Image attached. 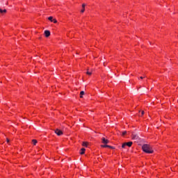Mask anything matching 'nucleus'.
<instances>
[{"mask_svg": "<svg viewBox=\"0 0 178 178\" xmlns=\"http://www.w3.org/2000/svg\"><path fill=\"white\" fill-rule=\"evenodd\" d=\"M143 151L144 152H146V154H152L154 152V150L152 149V147L151 145L145 144L142 146Z\"/></svg>", "mask_w": 178, "mask_h": 178, "instance_id": "obj_1", "label": "nucleus"}, {"mask_svg": "<svg viewBox=\"0 0 178 178\" xmlns=\"http://www.w3.org/2000/svg\"><path fill=\"white\" fill-rule=\"evenodd\" d=\"M132 140H134L135 141H140V136L138 134L133 132L132 133Z\"/></svg>", "mask_w": 178, "mask_h": 178, "instance_id": "obj_2", "label": "nucleus"}, {"mask_svg": "<svg viewBox=\"0 0 178 178\" xmlns=\"http://www.w3.org/2000/svg\"><path fill=\"white\" fill-rule=\"evenodd\" d=\"M133 145V142H128V143H124L122 145V148H126V147H131Z\"/></svg>", "mask_w": 178, "mask_h": 178, "instance_id": "obj_3", "label": "nucleus"}, {"mask_svg": "<svg viewBox=\"0 0 178 178\" xmlns=\"http://www.w3.org/2000/svg\"><path fill=\"white\" fill-rule=\"evenodd\" d=\"M54 133H56L58 136H62L63 134V132L58 129L54 130Z\"/></svg>", "mask_w": 178, "mask_h": 178, "instance_id": "obj_4", "label": "nucleus"}, {"mask_svg": "<svg viewBox=\"0 0 178 178\" xmlns=\"http://www.w3.org/2000/svg\"><path fill=\"white\" fill-rule=\"evenodd\" d=\"M101 147H102L103 148H111V149H115L114 147L108 145H102Z\"/></svg>", "mask_w": 178, "mask_h": 178, "instance_id": "obj_5", "label": "nucleus"}, {"mask_svg": "<svg viewBox=\"0 0 178 178\" xmlns=\"http://www.w3.org/2000/svg\"><path fill=\"white\" fill-rule=\"evenodd\" d=\"M48 20L50 22H53L54 23H58V21L56 19H54L52 17H49Z\"/></svg>", "mask_w": 178, "mask_h": 178, "instance_id": "obj_6", "label": "nucleus"}, {"mask_svg": "<svg viewBox=\"0 0 178 178\" xmlns=\"http://www.w3.org/2000/svg\"><path fill=\"white\" fill-rule=\"evenodd\" d=\"M44 35L47 38L49 37V35H51V32L48 30L44 31Z\"/></svg>", "mask_w": 178, "mask_h": 178, "instance_id": "obj_7", "label": "nucleus"}, {"mask_svg": "<svg viewBox=\"0 0 178 178\" xmlns=\"http://www.w3.org/2000/svg\"><path fill=\"white\" fill-rule=\"evenodd\" d=\"M102 141L103 144H109V140L106 139L105 138H102Z\"/></svg>", "mask_w": 178, "mask_h": 178, "instance_id": "obj_8", "label": "nucleus"}, {"mask_svg": "<svg viewBox=\"0 0 178 178\" xmlns=\"http://www.w3.org/2000/svg\"><path fill=\"white\" fill-rule=\"evenodd\" d=\"M84 10H86V4L83 3L82 4V10H81V13H84Z\"/></svg>", "mask_w": 178, "mask_h": 178, "instance_id": "obj_9", "label": "nucleus"}, {"mask_svg": "<svg viewBox=\"0 0 178 178\" xmlns=\"http://www.w3.org/2000/svg\"><path fill=\"white\" fill-rule=\"evenodd\" d=\"M3 13H6V9L2 10L0 8V15H3Z\"/></svg>", "mask_w": 178, "mask_h": 178, "instance_id": "obj_10", "label": "nucleus"}, {"mask_svg": "<svg viewBox=\"0 0 178 178\" xmlns=\"http://www.w3.org/2000/svg\"><path fill=\"white\" fill-rule=\"evenodd\" d=\"M81 152H80L81 155H83V154H85L86 152V149L85 148H82L81 149Z\"/></svg>", "mask_w": 178, "mask_h": 178, "instance_id": "obj_11", "label": "nucleus"}, {"mask_svg": "<svg viewBox=\"0 0 178 178\" xmlns=\"http://www.w3.org/2000/svg\"><path fill=\"white\" fill-rule=\"evenodd\" d=\"M83 95H84V91H81V92H80V98H83Z\"/></svg>", "mask_w": 178, "mask_h": 178, "instance_id": "obj_12", "label": "nucleus"}, {"mask_svg": "<svg viewBox=\"0 0 178 178\" xmlns=\"http://www.w3.org/2000/svg\"><path fill=\"white\" fill-rule=\"evenodd\" d=\"M32 143H33V145H35V144H37V140H35V139L32 140Z\"/></svg>", "mask_w": 178, "mask_h": 178, "instance_id": "obj_13", "label": "nucleus"}, {"mask_svg": "<svg viewBox=\"0 0 178 178\" xmlns=\"http://www.w3.org/2000/svg\"><path fill=\"white\" fill-rule=\"evenodd\" d=\"M87 142H83V144H82V145L83 146V147H87Z\"/></svg>", "mask_w": 178, "mask_h": 178, "instance_id": "obj_14", "label": "nucleus"}, {"mask_svg": "<svg viewBox=\"0 0 178 178\" xmlns=\"http://www.w3.org/2000/svg\"><path fill=\"white\" fill-rule=\"evenodd\" d=\"M86 74H88L89 76H91L92 72H89V71H88V72H86Z\"/></svg>", "mask_w": 178, "mask_h": 178, "instance_id": "obj_15", "label": "nucleus"}, {"mask_svg": "<svg viewBox=\"0 0 178 178\" xmlns=\"http://www.w3.org/2000/svg\"><path fill=\"white\" fill-rule=\"evenodd\" d=\"M127 134V131H124L122 132V136H126Z\"/></svg>", "mask_w": 178, "mask_h": 178, "instance_id": "obj_16", "label": "nucleus"}, {"mask_svg": "<svg viewBox=\"0 0 178 178\" xmlns=\"http://www.w3.org/2000/svg\"><path fill=\"white\" fill-rule=\"evenodd\" d=\"M6 141L7 143H9L10 142L9 138H6Z\"/></svg>", "mask_w": 178, "mask_h": 178, "instance_id": "obj_17", "label": "nucleus"}, {"mask_svg": "<svg viewBox=\"0 0 178 178\" xmlns=\"http://www.w3.org/2000/svg\"><path fill=\"white\" fill-rule=\"evenodd\" d=\"M141 114H142V115H144V111H143L141 112Z\"/></svg>", "mask_w": 178, "mask_h": 178, "instance_id": "obj_18", "label": "nucleus"}, {"mask_svg": "<svg viewBox=\"0 0 178 178\" xmlns=\"http://www.w3.org/2000/svg\"><path fill=\"white\" fill-rule=\"evenodd\" d=\"M140 79H144V77H143V76H140Z\"/></svg>", "mask_w": 178, "mask_h": 178, "instance_id": "obj_19", "label": "nucleus"}]
</instances>
